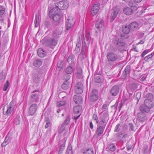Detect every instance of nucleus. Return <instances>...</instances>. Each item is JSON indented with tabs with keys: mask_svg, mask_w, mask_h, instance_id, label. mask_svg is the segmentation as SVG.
<instances>
[{
	"mask_svg": "<svg viewBox=\"0 0 154 154\" xmlns=\"http://www.w3.org/2000/svg\"><path fill=\"white\" fill-rule=\"evenodd\" d=\"M138 120L140 122H143L147 119V116L144 113L139 112L137 114Z\"/></svg>",
	"mask_w": 154,
	"mask_h": 154,
	"instance_id": "14",
	"label": "nucleus"
},
{
	"mask_svg": "<svg viewBox=\"0 0 154 154\" xmlns=\"http://www.w3.org/2000/svg\"><path fill=\"white\" fill-rule=\"evenodd\" d=\"M6 77L5 75H4L2 72L0 73V80L2 81H3Z\"/></svg>",
	"mask_w": 154,
	"mask_h": 154,
	"instance_id": "53",
	"label": "nucleus"
},
{
	"mask_svg": "<svg viewBox=\"0 0 154 154\" xmlns=\"http://www.w3.org/2000/svg\"><path fill=\"white\" fill-rule=\"evenodd\" d=\"M82 68L80 67H78L77 68V74H82Z\"/></svg>",
	"mask_w": 154,
	"mask_h": 154,
	"instance_id": "55",
	"label": "nucleus"
},
{
	"mask_svg": "<svg viewBox=\"0 0 154 154\" xmlns=\"http://www.w3.org/2000/svg\"><path fill=\"white\" fill-rule=\"evenodd\" d=\"M82 107L79 105L75 106L73 108V111L75 113L78 114L81 111Z\"/></svg>",
	"mask_w": 154,
	"mask_h": 154,
	"instance_id": "34",
	"label": "nucleus"
},
{
	"mask_svg": "<svg viewBox=\"0 0 154 154\" xmlns=\"http://www.w3.org/2000/svg\"><path fill=\"white\" fill-rule=\"evenodd\" d=\"M121 126V125L120 123L117 124L115 128L114 131L115 132H118L120 131V128Z\"/></svg>",
	"mask_w": 154,
	"mask_h": 154,
	"instance_id": "52",
	"label": "nucleus"
},
{
	"mask_svg": "<svg viewBox=\"0 0 154 154\" xmlns=\"http://www.w3.org/2000/svg\"><path fill=\"white\" fill-rule=\"evenodd\" d=\"M139 109L141 112L144 113H149L150 110V109L144 103L140 106Z\"/></svg>",
	"mask_w": 154,
	"mask_h": 154,
	"instance_id": "18",
	"label": "nucleus"
},
{
	"mask_svg": "<svg viewBox=\"0 0 154 154\" xmlns=\"http://www.w3.org/2000/svg\"><path fill=\"white\" fill-rule=\"evenodd\" d=\"M150 51L149 49H146L141 54V58H143L144 56L147 53H148Z\"/></svg>",
	"mask_w": 154,
	"mask_h": 154,
	"instance_id": "51",
	"label": "nucleus"
},
{
	"mask_svg": "<svg viewBox=\"0 0 154 154\" xmlns=\"http://www.w3.org/2000/svg\"><path fill=\"white\" fill-rule=\"evenodd\" d=\"M75 59L73 55H70L68 57L67 62L71 65L73 66L75 63Z\"/></svg>",
	"mask_w": 154,
	"mask_h": 154,
	"instance_id": "22",
	"label": "nucleus"
},
{
	"mask_svg": "<svg viewBox=\"0 0 154 154\" xmlns=\"http://www.w3.org/2000/svg\"><path fill=\"white\" fill-rule=\"evenodd\" d=\"M81 42H79V41H77L76 45V47L78 48H80V47L81 45Z\"/></svg>",
	"mask_w": 154,
	"mask_h": 154,
	"instance_id": "62",
	"label": "nucleus"
},
{
	"mask_svg": "<svg viewBox=\"0 0 154 154\" xmlns=\"http://www.w3.org/2000/svg\"><path fill=\"white\" fill-rule=\"evenodd\" d=\"M116 51L117 48L112 46L111 49V51L108 52L106 54V65L109 66H114V63L118 61L119 60V55L114 53Z\"/></svg>",
	"mask_w": 154,
	"mask_h": 154,
	"instance_id": "1",
	"label": "nucleus"
},
{
	"mask_svg": "<svg viewBox=\"0 0 154 154\" xmlns=\"http://www.w3.org/2000/svg\"><path fill=\"white\" fill-rule=\"evenodd\" d=\"M70 78V76L68 74H65L63 76V79L67 82H69V80Z\"/></svg>",
	"mask_w": 154,
	"mask_h": 154,
	"instance_id": "48",
	"label": "nucleus"
},
{
	"mask_svg": "<svg viewBox=\"0 0 154 154\" xmlns=\"http://www.w3.org/2000/svg\"><path fill=\"white\" fill-rule=\"evenodd\" d=\"M44 41L48 46L51 48H53L57 44V39L55 38H45Z\"/></svg>",
	"mask_w": 154,
	"mask_h": 154,
	"instance_id": "10",
	"label": "nucleus"
},
{
	"mask_svg": "<svg viewBox=\"0 0 154 154\" xmlns=\"http://www.w3.org/2000/svg\"><path fill=\"white\" fill-rule=\"evenodd\" d=\"M62 31L61 30L59 29H57L54 31L52 34V37L53 38H55L57 39L60 37V35L62 33Z\"/></svg>",
	"mask_w": 154,
	"mask_h": 154,
	"instance_id": "20",
	"label": "nucleus"
},
{
	"mask_svg": "<svg viewBox=\"0 0 154 154\" xmlns=\"http://www.w3.org/2000/svg\"><path fill=\"white\" fill-rule=\"evenodd\" d=\"M38 108L37 104L36 103L32 104L30 106L29 113L30 115H33L36 112Z\"/></svg>",
	"mask_w": 154,
	"mask_h": 154,
	"instance_id": "15",
	"label": "nucleus"
},
{
	"mask_svg": "<svg viewBox=\"0 0 154 154\" xmlns=\"http://www.w3.org/2000/svg\"><path fill=\"white\" fill-rule=\"evenodd\" d=\"M69 6V2L67 1L63 0L56 3L54 8H57L58 10H59L60 12V10L66 9Z\"/></svg>",
	"mask_w": 154,
	"mask_h": 154,
	"instance_id": "9",
	"label": "nucleus"
},
{
	"mask_svg": "<svg viewBox=\"0 0 154 154\" xmlns=\"http://www.w3.org/2000/svg\"><path fill=\"white\" fill-rule=\"evenodd\" d=\"M73 100L76 104H79L83 101L82 97L80 96L75 95L73 97Z\"/></svg>",
	"mask_w": 154,
	"mask_h": 154,
	"instance_id": "23",
	"label": "nucleus"
},
{
	"mask_svg": "<svg viewBox=\"0 0 154 154\" xmlns=\"http://www.w3.org/2000/svg\"><path fill=\"white\" fill-rule=\"evenodd\" d=\"M84 38L82 40V45L81 52L79 55H87L88 47L91 40V36L90 32L86 30L85 36L83 34Z\"/></svg>",
	"mask_w": 154,
	"mask_h": 154,
	"instance_id": "2",
	"label": "nucleus"
},
{
	"mask_svg": "<svg viewBox=\"0 0 154 154\" xmlns=\"http://www.w3.org/2000/svg\"><path fill=\"white\" fill-rule=\"evenodd\" d=\"M42 63V62L41 60L36 59L34 60L33 65L35 67H38L41 66Z\"/></svg>",
	"mask_w": 154,
	"mask_h": 154,
	"instance_id": "27",
	"label": "nucleus"
},
{
	"mask_svg": "<svg viewBox=\"0 0 154 154\" xmlns=\"http://www.w3.org/2000/svg\"><path fill=\"white\" fill-rule=\"evenodd\" d=\"M100 5L98 3L95 4L94 5L91 9V14L93 15H95L97 13L100 9Z\"/></svg>",
	"mask_w": 154,
	"mask_h": 154,
	"instance_id": "16",
	"label": "nucleus"
},
{
	"mask_svg": "<svg viewBox=\"0 0 154 154\" xmlns=\"http://www.w3.org/2000/svg\"><path fill=\"white\" fill-rule=\"evenodd\" d=\"M59 10H58L57 7L51 9L49 12V17L57 23L56 24L60 23V19L62 17V15L59 14Z\"/></svg>",
	"mask_w": 154,
	"mask_h": 154,
	"instance_id": "3",
	"label": "nucleus"
},
{
	"mask_svg": "<svg viewBox=\"0 0 154 154\" xmlns=\"http://www.w3.org/2000/svg\"><path fill=\"white\" fill-rule=\"evenodd\" d=\"M104 26V22L103 20L101 18H98L96 24V28L98 30H100V29Z\"/></svg>",
	"mask_w": 154,
	"mask_h": 154,
	"instance_id": "17",
	"label": "nucleus"
},
{
	"mask_svg": "<svg viewBox=\"0 0 154 154\" xmlns=\"http://www.w3.org/2000/svg\"><path fill=\"white\" fill-rule=\"evenodd\" d=\"M16 106L15 103L13 100H12L10 102L9 105L8 106L7 111L5 114L4 113V115H10L12 112L14 110Z\"/></svg>",
	"mask_w": 154,
	"mask_h": 154,
	"instance_id": "11",
	"label": "nucleus"
},
{
	"mask_svg": "<svg viewBox=\"0 0 154 154\" xmlns=\"http://www.w3.org/2000/svg\"><path fill=\"white\" fill-rule=\"evenodd\" d=\"M40 79L38 74L36 73L32 74V79L34 82L38 83L40 81Z\"/></svg>",
	"mask_w": 154,
	"mask_h": 154,
	"instance_id": "33",
	"label": "nucleus"
},
{
	"mask_svg": "<svg viewBox=\"0 0 154 154\" xmlns=\"http://www.w3.org/2000/svg\"><path fill=\"white\" fill-rule=\"evenodd\" d=\"M144 104L150 109L153 108L154 106V102L152 100H145Z\"/></svg>",
	"mask_w": 154,
	"mask_h": 154,
	"instance_id": "19",
	"label": "nucleus"
},
{
	"mask_svg": "<svg viewBox=\"0 0 154 154\" xmlns=\"http://www.w3.org/2000/svg\"><path fill=\"white\" fill-rule=\"evenodd\" d=\"M122 31L123 32L126 34H128L131 31L129 25H125L122 27Z\"/></svg>",
	"mask_w": 154,
	"mask_h": 154,
	"instance_id": "31",
	"label": "nucleus"
},
{
	"mask_svg": "<svg viewBox=\"0 0 154 154\" xmlns=\"http://www.w3.org/2000/svg\"><path fill=\"white\" fill-rule=\"evenodd\" d=\"M66 154H73L72 150V147L71 145H69L67 147L66 151Z\"/></svg>",
	"mask_w": 154,
	"mask_h": 154,
	"instance_id": "41",
	"label": "nucleus"
},
{
	"mask_svg": "<svg viewBox=\"0 0 154 154\" xmlns=\"http://www.w3.org/2000/svg\"><path fill=\"white\" fill-rule=\"evenodd\" d=\"M98 93L96 89H93L88 95V100L91 102H95L98 99Z\"/></svg>",
	"mask_w": 154,
	"mask_h": 154,
	"instance_id": "5",
	"label": "nucleus"
},
{
	"mask_svg": "<svg viewBox=\"0 0 154 154\" xmlns=\"http://www.w3.org/2000/svg\"><path fill=\"white\" fill-rule=\"evenodd\" d=\"M45 25L46 27L47 28H48L50 26L51 24L49 22L46 21H45Z\"/></svg>",
	"mask_w": 154,
	"mask_h": 154,
	"instance_id": "60",
	"label": "nucleus"
},
{
	"mask_svg": "<svg viewBox=\"0 0 154 154\" xmlns=\"http://www.w3.org/2000/svg\"><path fill=\"white\" fill-rule=\"evenodd\" d=\"M83 154H94L93 151L90 149H88L85 150Z\"/></svg>",
	"mask_w": 154,
	"mask_h": 154,
	"instance_id": "42",
	"label": "nucleus"
},
{
	"mask_svg": "<svg viewBox=\"0 0 154 154\" xmlns=\"http://www.w3.org/2000/svg\"><path fill=\"white\" fill-rule=\"evenodd\" d=\"M45 121L46 123L45 126V128H47L51 126V124L50 122L49 119L48 118L46 117L45 118Z\"/></svg>",
	"mask_w": 154,
	"mask_h": 154,
	"instance_id": "37",
	"label": "nucleus"
},
{
	"mask_svg": "<svg viewBox=\"0 0 154 154\" xmlns=\"http://www.w3.org/2000/svg\"><path fill=\"white\" fill-rule=\"evenodd\" d=\"M108 117L107 114L103 113V116L100 118V121L97 123V126L105 128L108 122V119L107 120Z\"/></svg>",
	"mask_w": 154,
	"mask_h": 154,
	"instance_id": "8",
	"label": "nucleus"
},
{
	"mask_svg": "<svg viewBox=\"0 0 154 154\" xmlns=\"http://www.w3.org/2000/svg\"><path fill=\"white\" fill-rule=\"evenodd\" d=\"M69 83V82L65 81L62 85V88L64 89H66L68 88Z\"/></svg>",
	"mask_w": 154,
	"mask_h": 154,
	"instance_id": "39",
	"label": "nucleus"
},
{
	"mask_svg": "<svg viewBox=\"0 0 154 154\" xmlns=\"http://www.w3.org/2000/svg\"><path fill=\"white\" fill-rule=\"evenodd\" d=\"M107 149L111 152H114L116 150V148L114 143H111L108 144Z\"/></svg>",
	"mask_w": 154,
	"mask_h": 154,
	"instance_id": "32",
	"label": "nucleus"
},
{
	"mask_svg": "<svg viewBox=\"0 0 154 154\" xmlns=\"http://www.w3.org/2000/svg\"><path fill=\"white\" fill-rule=\"evenodd\" d=\"M39 20V16L38 14H36L35 22H38Z\"/></svg>",
	"mask_w": 154,
	"mask_h": 154,
	"instance_id": "64",
	"label": "nucleus"
},
{
	"mask_svg": "<svg viewBox=\"0 0 154 154\" xmlns=\"http://www.w3.org/2000/svg\"><path fill=\"white\" fill-rule=\"evenodd\" d=\"M101 76L98 75L96 76L94 79V81L96 83H100L101 82Z\"/></svg>",
	"mask_w": 154,
	"mask_h": 154,
	"instance_id": "47",
	"label": "nucleus"
},
{
	"mask_svg": "<svg viewBox=\"0 0 154 154\" xmlns=\"http://www.w3.org/2000/svg\"><path fill=\"white\" fill-rule=\"evenodd\" d=\"M131 4H130V6H131L130 8L132 10V14L133 13V12L134 11H136L137 9V8L136 6H132V3H130Z\"/></svg>",
	"mask_w": 154,
	"mask_h": 154,
	"instance_id": "56",
	"label": "nucleus"
},
{
	"mask_svg": "<svg viewBox=\"0 0 154 154\" xmlns=\"http://www.w3.org/2000/svg\"><path fill=\"white\" fill-rule=\"evenodd\" d=\"M143 59L146 62H149L152 60V59H150V58L147 57V56L145 57Z\"/></svg>",
	"mask_w": 154,
	"mask_h": 154,
	"instance_id": "61",
	"label": "nucleus"
},
{
	"mask_svg": "<svg viewBox=\"0 0 154 154\" xmlns=\"http://www.w3.org/2000/svg\"><path fill=\"white\" fill-rule=\"evenodd\" d=\"M113 43L119 51H123L125 48V43L117 38H114L112 40Z\"/></svg>",
	"mask_w": 154,
	"mask_h": 154,
	"instance_id": "4",
	"label": "nucleus"
},
{
	"mask_svg": "<svg viewBox=\"0 0 154 154\" xmlns=\"http://www.w3.org/2000/svg\"><path fill=\"white\" fill-rule=\"evenodd\" d=\"M5 8L3 6L0 5V18L2 17L5 14Z\"/></svg>",
	"mask_w": 154,
	"mask_h": 154,
	"instance_id": "35",
	"label": "nucleus"
},
{
	"mask_svg": "<svg viewBox=\"0 0 154 154\" xmlns=\"http://www.w3.org/2000/svg\"><path fill=\"white\" fill-rule=\"evenodd\" d=\"M66 104L65 101H60L57 103V106L58 107H60L63 106L65 105Z\"/></svg>",
	"mask_w": 154,
	"mask_h": 154,
	"instance_id": "45",
	"label": "nucleus"
},
{
	"mask_svg": "<svg viewBox=\"0 0 154 154\" xmlns=\"http://www.w3.org/2000/svg\"><path fill=\"white\" fill-rule=\"evenodd\" d=\"M10 84L8 80L7 81L6 83L5 84L3 88V90L6 91L8 89V87L9 86Z\"/></svg>",
	"mask_w": 154,
	"mask_h": 154,
	"instance_id": "44",
	"label": "nucleus"
},
{
	"mask_svg": "<svg viewBox=\"0 0 154 154\" xmlns=\"http://www.w3.org/2000/svg\"><path fill=\"white\" fill-rule=\"evenodd\" d=\"M66 23L74 24L75 22L73 21V17L71 16L69 17L67 20L66 21Z\"/></svg>",
	"mask_w": 154,
	"mask_h": 154,
	"instance_id": "38",
	"label": "nucleus"
},
{
	"mask_svg": "<svg viewBox=\"0 0 154 154\" xmlns=\"http://www.w3.org/2000/svg\"><path fill=\"white\" fill-rule=\"evenodd\" d=\"M144 97L146 99L145 100H152L153 96L152 93H148L147 92H145L144 94Z\"/></svg>",
	"mask_w": 154,
	"mask_h": 154,
	"instance_id": "26",
	"label": "nucleus"
},
{
	"mask_svg": "<svg viewBox=\"0 0 154 154\" xmlns=\"http://www.w3.org/2000/svg\"><path fill=\"white\" fill-rule=\"evenodd\" d=\"M93 119L94 120L96 121V124L99 123V120L97 115L94 114L93 116Z\"/></svg>",
	"mask_w": 154,
	"mask_h": 154,
	"instance_id": "54",
	"label": "nucleus"
},
{
	"mask_svg": "<svg viewBox=\"0 0 154 154\" xmlns=\"http://www.w3.org/2000/svg\"><path fill=\"white\" fill-rule=\"evenodd\" d=\"M70 118V117L69 116H67L64 122L62 124H64V125H68L69 123Z\"/></svg>",
	"mask_w": 154,
	"mask_h": 154,
	"instance_id": "40",
	"label": "nucleus"
},
{
	"mask_svg": "<svg viewBox=\"0 0 154 154\" xmlns=\"http://www.w3.org/2000/svg\"><path fill=\"white\" fill-rule=\"evenodd\" d=\"M137 85L136 83L132 84L131 86V88L133 90H134L137 88Z\"/></svg>",
	"mask_w": 154,
	"mask_h": 154,
	"instance_id": "57",
	"label": "nucleus"
},
{
	"mask_svg": "<svg viewBox=\"0 0 154 154\" xmlns=\"http://www.w3.org/2000/svg\"><path fill=\"white\" fill-rule=\"evenodd\" d=\"M39 92V90H34L32 92L29 101L31 103L34 102L36 103L38 102L40 96Z\"/></svg>",
	"mask_w": 154,
	"mask_h": 154,
	"instance_id": "6",
	"label": "nucleus"
},
{
	"mask_svg": "<svg viewBox=\"0 0 154 154\" xmlns=\"http://www.w3.org/2000/svg\"><path fill=\"white\" fill-rule=\"evenodd\" d=\"M128 125L129 127V130L130 131H133L134 129L133 124L132 123H129L128 124Z\"/></svg>",
	"mask_w": 154,
	"mask_h": 154,
	"instance_id": "50",
	"label": "nucleus"
},
{
	"mask_svg": "<svg viewBox=\"0 0 154 154\" xmlns=\"http://www.w3.org/2000/svg\"><path fill=\"white\" fill-rule=\"evenodd\" d=\"M65 125H64V124H62L61 125V127L58 131V133L59 134L62 133L64 130H65Z\"/></svg>",
	"mask_w": 154,
	"mask_h": 154,
	"instance_id": "46",
	"label": "nucleus"
},
{
	"mask_svg": "<svg viewBox=\"0 0 154 154\" xmlns=\"http://www.w3.org/2000/svg\"><path fill=\"white\" fill-rule=\"evenodd\" d=\"M87 57V55H79L78 58H80L81 60H82L85 59Z\"/></svg>",
	"mask_w": 154,
	"mask_h": 154,
	"instance_id": "59",
	"label": "nucleus"
},
{
	"mask_svg": "<svg viewBox=\"0 0 154 154\" xmlns=\"http://www.w3.org/2000/svg\"><path fill=\"white\" fill-rule=\"evenodd\" d=\"M120 11L119 7L116 6L113 8L112 9L110 12V22H112L116 17Z\"/></svg>",
	"mask_w": 154,
	"mask_h": 154,
	"instance_id": "7",
	"label": "nucleus"
},
{
	"mask_svg": "<svg viewBox=\"0 0 154 154\" xmlns=\"http://www.w3.org/2000/svg\"><path fill=\"white\" fill-rule=\"evenodd\" d=\"M129 25L131 31L137 29L139 26L138 23L136 22H134L131 23Z\"/></svg>",
	"mask_w": 154,
	"mask_h": 154,
	"instance_id": "24",
	"label": "nucleus"
},
{
	"mask_svg": "<svg viewBox=\"0 0 154 154\" xmlns=\"http://www.w3.org/2000/svg\"><path fill=\"white\" fill-rule=\"evenodd\" d=\"M66 30L67 31H68L70 30L74 24H72L66 23Z\"/></svg>",
	"mask_w": 154,
	"mask_h": 154,
	"instance_id": "49",
	"label": "nucleus"
},
{
	"mask_svg": "<svg viewBox=\"0 0 154 154\" xmlns=\"http://www.w3.org/2000/svg\"><path fill=\"white\" fill-rule=\"evenodd\" d=\"M105 128L101 127H97L95 134L97 136H101L103 133Z\"/></svg>",
	"mask_w": 154,
	"mask_h": 154,
	"instance_id": "25",
	"label": "nucleus"
},
{
	"mask_svg": "<svg viewBox=\"0 0 154 154\" xmlns=\"http://www.w3.org/2000/svg\"><path fill=\"white\" fill-rule=\"evenodd\" d=\"M119 90V88L118 85H115L112 87L110 90L109 92L111 95L113 96H116L118 94Z\"/></svg>",
	"mask_w": 154,
	"mask_h": 154,
	"instance_id": "13",
	"label": "nucleus"
},
{
	"mask_svg": "<svg viewBox=\"0 0 154 154\" xmlns=\"http://www.w3.org/2000/svg\"><path fill=\"white\" fill-rule=\"evenodd\" d=\"M65 143H63L60 146L59 150L58 151V154H61L63 152L65 148Z\"/></svg>",
	"mask_w": 154,
	"mask_h": 154,
	"instance_id": "43",
	"label": "nucleus"
},
{
	"mask_svg": "<svg viewBox=\"0 0 154 154\" xmlns=\"http://www.w3.org/2000/svg\"><path fill=\"white\" fill-rule=\"evenodd\" d=\"M83 88L82 84L80 82H78L74 88L75 92L78 94H82L83 92Z\"/></svg>",
	"mask_w": 154,
	"mask_h": 154,
	"instance_id": "12",
	"label": "nucleus"
},
{
	"mask_svg": "<svg viewBox=\"0 0 154 154\" xmlns=\"http://www.w3.org/2000/svg\"><path fill=\"white\" fill-rule=\"evenodd\" d=\"M132 10L130 8L127 7L124 8L123 12L126 15H130L132 14Z\"/></svg>",
	"mask_w": 154,
	"mask_h": 154,
	"instance_id": "30",
	"label": "nucleus"
},
{
	"mask_svg": "<svg viewBox=\"0 0 154 154\" xmlns=\"http://www.w3.org/2000/svg\"><path fill=\"white\" fill-rule=\"evenodd\" d=\"M37 54L38 55L41 57H44L46 54V52L45 50L42 48H40L37 50Z\"/></svg>",
	"mask_w": 154,
	"mask_h": 154,
	"instance_id": "28",
	"label": "nucleus"
},
{
	"mask_svg": "<svg viewBox=\"0 0 154 154\" xmlns=\"http://www.w3.org/2000/svg\"><path fill=\"white\" fill-rule=\"evenodd\" d=\"M130 71L131 66L129 65L127 66L124 70L122 74L124 76V78H125L128 74H129Z\"/></svg>",
	"mask_w": 154,
	"mask_h": 154,
	"instance_id": "29",
	"label": "nucleus"
},
{
	"mask_svg": "<svg viewBox=\"0 0 154 154\" xmlns=\"http://www.w3.org/2000/svg\"><path fill=\"white\" fill-rule=\"evenodd\" d=\"M11 140V138L8 137L7 135L5 137L4 141L2 143L1 146L2 147H5L6 146L10 143Z\"/></svg>",
	"mask_w": 154,
	"mask_h": 154,
	"instance_id": "21",
	"label": "nucleus"
},
{
	"mask_svg": "<svg viewBox=\"0 0 154 154\" xmlns=\"http://www.w3.org/2000/svg\"><path fill=\"white\" fill-rule=\"evenodd\" d=\"M108 105L106 104H104L103 105L102 107V110H103V112L105 111L106 110V109H108Z\"/></svg>",
	"mask_w": 154,
	"mask_h": 154,
	"instance_id": "58",
	"label": "nucleus"
},
{
	"mask_svg": "<svg viewBox=\"0 0 154 154\" xmlns=\"http://www.w3.org/2000/svg\"><path fill=\"white\" fill-rule=\"evenodd\" d=\"M74 71V68L72 66L67 67L65 70V72L67 74H71Z\"/></svg>",
	"mask_w": 154,
	"mask_h": 154,
	"instance_id": "36",
	"label": "nucleus"
},
{
	"mask_svg": "<svg viewBox=\"0 0 154 154\" xmlns=\"http://www.w3.org/2000/svg\"><path fill=\"white\" fill-rule=\"evenodd\" d=\"M154 55V52H153L151 53V54H149V55L147 56H146L147 57H149L150 59H152V57Z\"/></svg>",
	"mask_w": 154,
	"mask_h": 154,
	"instance_id": "63",
	"label": "nucleus"
}]
</instances>
